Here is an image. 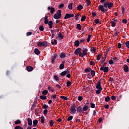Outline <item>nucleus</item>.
I'll list each match as a JSON object with an SVG mask.
<instances>
[{
	"label": "nucleus",
	"mask_w": 129,
	"mask_h": 129,
	"mask_svg": "<svg viewBox=\"0 0 129 129\" xmlns=\"http://www.w3.org/2000/svg\"><path fill=\"white\" fill-rule=\"evenodd\" d=\"M96 88L98 90H96V94H100L102 90V87H101V83L100 81H99L96 86Z\"/></svg>",
	"instance_id": "obj_1"
},
{
	"label": "nucleus",
	"mask_w": 129,
	"mask_h": 129,
	"mask_svg": "<svg viewBox=\"0 0 129 129\" xmlns=\"http://www.w3.org/2000/svg\"><path fill=\"white\" fill-rule=\"evenodd\" d=\"M61 13H62V11L58 10L56 14L54 15V19H55V20H59V19L61 18Z\"/></svg>",
	"instance_id": "obj_2"
},
{
	"label": "nucleus",
	"mask_w": 129,
	"mask_h": 129,
	"mask_svg": "<svg viewBox=\"0 0 129 129\" xmlns=\"http://www.w3.org/2000/svg\"><path fill=\"white\" fill-rule=\"evenodd\" d=\"M82 52L83 53L81 52L79 54V56L81 58L84 57V56H87V54H88V53H87V52H88V49L84 48Z\"/></svg>",
	"instance_id": "obj_3"
},
{
	"label": "nucleus",
	"mask_w": 129,
	"mask_h": 129,
	"mask_svg": "<svg viewBox=\"0 0 129 129\" xmlns=\"http://www.w3.org/2000/svg\"><path fill=\"white\" fill-rule=\"evenodd\" d=\"M37 46L38 47H47V46H48V42H47V41L38 42Z\"/></svg>",
	"instance_id": "obj_4"
},
{
	"label": "nucleus",
	"mask_w": 129,
	"mask_h": 129,
	"mask_svg": "<svg viewBox=\"0 0 129 129\" xmlns=\"http://www.w3.org/2000/svg\"><path fill=\"white\" fill-rule=\"evenodd\" d=\"M103 6L104 8H108V9H110L111 8H112V7H113V3H108V2H105L104 3Z\"/></svg>",
	"instance_id": "obj_5"
},
{
	"label": "nucleus",
	"mask_w": 129,
	"mask_h": 129,
	"mask_svg": "<svg viewBox=\"0 0 129 129\" xmlns=\"http://www.w3.org/2000/svg\"><path fill=\"white\" fill-rule=\"evenodd\" d=\"M98 10L101 11L102 13H105V12H107V9H104V6L100 5L98 7Z\"/></svg>",
	"instance_id": "obj_6"
},
{
	"label": "nucleus",
	"mask_w": 129,
	"mask_h": 129,
	"mask_svg": "<svg viewBox=\"0 0 129 129\" xmlns=\"http://www.w3.org/2000/svg\"><path fill=\"white\" fill-rule=\"evenodd\" d=\"M75 107H76V105L75 104H73L70 109V111L71 113H75L76 112V109H75Z\"/></svg>",
	"instance_id": "obj_7"
},
{
	"label": "nucleus",
	"mask_w": 129,
	"mask_h": 129,
	"mask_svg": "<svg viewBox=\"0 0 129 129\" xmlns=\"http://www.w3.org/2000/svg\"><path fill=\"white\" fill-rule=\"evenodd\" d=\"M108 67H101L100 69V70H101V71H103V72L104 73H107L108 72Z\"/></svg>",
	"instance_id": "obj_8"
},
{
	"label": "nucleus",
	"mask_w": 129,
	"mask_h": 129,
	"mask_svg": "<svg viewBox=\"0 0 129 129\" xmlns=\"http://www.w3.org/2000/svg\"><path fill=\"white\" fill-rule=\"evenodd\" d=\"M74 17V14H67L64 17V20L67 19H70V18H73Z\"/></svg>",
	"instance_id": "obj_9"
},
{
	"label": "nucleus",
	"mask_w": 129,
	"mask_h": 129,
	"mask_svg": "<svg viewBox=\"0 0 129 129\" xmlns=\"http://www.w3.org/2000/svg\"><path fill=\"white\" fill-rule=\"evenodd\" d=\"M57 56L58 55H57V54H54L51 58V63L54 64V62H55V60H56Z\"/></svg>",
	"instance_id": "obj_10"
},
{
	"label": "nucleus",
	"mask_w": 129,
	"mask_h": 129,
	"mask_svg": "<svg viewBox=\"0 0 129 129\" xmlns=\"http://www.w3.org/2000/svg\"><path fill=\"white\" fill-rule=\"evenodd\" d=\"M80 53H81V48L80 47L78 48L77 49H76L74 52V54L75 55H79V54H80Z\"/></svg>",
	"instance_id": "obj_11"
},
{
	"label": "nucleus",
	"mask_w": 129,
	"mask_h": 129,
	"mask_svg": "<svg viewBox=\"0 0 129 129\" xmlns=\"http://www.w3.org/2000/svg\"><path fill=\"white\" fill-rule=\"evenodd\" d=\"M77 111L81 114L83 113V110L82 109V107L80 106L77 107Z\"/></svg>",
	"instance_id": "obj_12"
},
{
	"label": "nucleus",
	"mask_w": 129,
	"mask_h": 129,
	"mask_svg": "<svg viewBox=\"0 0 129 129\" xmlns=\"http://www.w3.org/2000/svg\"><path fill=\"white\" fill-rule=\"evenodd\" d=\"M26 69L27 71H28V72H31V71H33V70H34V68H33V67L30 66H27Z\"/></svg>",
	"instance_id": "obj_13"
},
{
	"label": "nucleus",
	"mask_w": 129,
	"mask_h": 129,
	"mask_svg": "<svg viewBox=\"0 0 129 129\" xmlns=\"http://www.w3.org/2000/svg\"><path fill=\"white\" fill-rule=\"evenodd\" d=\"M48 10L50 11V14H54V12H55V8L53 7H48Z\"/></svg>",
	"instance_id": "obj_14"
},
{
	"label": "nucleus",
	"mask_w": 129,
	"mask_h": 129,
	"mask_svg": "<svg viewBox=\"0 0 129 129\" xmlns=\"http://www.w3.org/2000/svg\"><path fill=\"white\" fill-rule=\"evenodd\" d=\"M69 73V71L68 70H66L65 71H63L61 73L60 75L61 76H65L66 74H68Z\"/></svg>",
	"instance_id": "obj_15"
},
{
	"label": "nucleus",
	"mask_w": 129,
	"mask_h": 129,
	"mask_svg": "<svg viewBox=\"0 0 129 129\" xmlns=\"http://www.w3.org/2000/svg\"><path fill=\"white\" fill-rule=\"evenodd\" d=\"M27 121H28V124L29 125H32V124H33V120H32V119H31L30 118H27Z\"/></svg>",
	"instance_id": "obj_16"
},
{
	"label": "nucleus",
	"mask_w": 129,
	"mask_h": 129,
	"mask_svg": "<svg viewBox=\"0 0 129 129\" xmlns=\"http://www.w3.org/2000/svg\"><path fill=\"white\" fill-rule=\"evenodd\" d=\"M48 25L49 26V29H52L53 28V22L49 21L48 22Z\"/></svg>",
	"instance_id": "obj_17"
},
{
	"label": "nucleus",
	"mask_w": 129,
	"mask_h": 129,
	"mask_svg": "<svg viewBox=\"0 0 129 129\" xmlns=\"http://www.w3.org/2000/svg\"><path fill=\"white\" fill-rule=\"evenodd\" d=\"M34 53L36 55H40V50H39L38 48H35L34 49Z\"/></svg>",
	"instance_id": "obj_18"
},
{
	"label": "nucleus",
	"mask_w": 129,
	"mask_h": 129,
	"mask_svg": "<svg viewBox=\"0 0 129 129\" xmlns=\"http://www.w3.org/2000/svg\"><path fill=\"white\" fill-rule=\"evenodd\" d=\"M124 71L125 72H128V66L127 65H124Z\"/></svg>",
	"instance_id": "obj_19"
},
{
	"label": "nucleus",
	"mask_w": 129,
	"mask_h": 129,
	"mask_svg": "<svg viewBox=\"0 0 129 129\" xmlns=\"http://www.w3.org/2000/svg\"><path fill=\"white\" fill-rule=\"evenodd\" d=\"M80 44V43L79 42V41L78 40H76L75 41L74 45H75V46H76V47H79Z\"/></svg>",
	"instance_id": "obj_20"
},
{
	"label": "nucleus",
	"mask_w": 129,
	"mask_h": 129,
	"mask_svg": "<svg viewBox=\"0 0 129 129\" xmlns=\"http://www.w3.org/2000/svg\"><path fill=\"white\" fill-rule=\"evenodd\" d=\"M39 98L42 100H45V99H47V96L45 95H41L39 97Z\"/></svg>",
	"instance_id": "obj_21"
},
{
	"label": "nucleus",
	"mask_w": 129,
	"mask_h": 129,
	"mask_svg": "<svg viewBox=\"0 0 129 129\" xmlns=\"http://www.w3.org/2000/svg\"><path fill=\"white\" fill-rule=\"evenodd\" d=\"M53 79H54V80H55V81H56L57 82H58V81H59V77H58V76L57 75H54L53 76Z\"/></svg>",
	"instance_id": "obj_22"
},
{
	"label": "nucleus",
	"mask_w": 129,
	"mask_h": 129,
	"mask_svg": "<svg viewBox=\"0 0 129 129\" xmlns=\"http://www.w3.org/2000/svg\"><path fill=\"white\" fill-rule=\"evenodd\" d=\"M88 110V106L87 105H85L83 107V111H86V110Z\"/></svg>",
	"instance_id": "obj_23"
},
{
	"label": "nucleus",
	"mask_w": 129,
	"mask_h": 129,
	"mask_svg": "<svg viewBox=\"0 0 129 129\" xmlns=\"http://www.w3.org/2000/svg\"><path fill=\"white\" fill-rule=\"evenodd\" d=\"M110 23L111 24V27H115V25H116V22L113 21H111Z\"/></svg>",
	"instance_id": "obj_24"
},
{
	"label": "nucleus",
	"mask_w": 129,
	"mask_h": 129,
	"mask_svg": "<svg viewBox=\"0 0 129 129\" xmlns=\"http://www.w3.org/2000/svg\"><path fill=\"white\" fill-rule=\"evenodd\" d=\"M58 38H60V39H63V38H64V36L63 35H61V33H59L58 35V36L56 37V39H58Z\"/></svg>",
	"instance_id": "obj_25"
},
{
	"label": "nucleus",
	"mask_w": 129,
	"mask_h": 129,
	"mask_svg": "<svg viewBox=\"0 0 129 129\" xmlns=\"http://www.w3.org/2000/svg\"><path fill=\"white\" fill-rule=\"evenodd\" d=\"M76 29H78L79 31H81V25H80V24H77Z\"/></svg>",
	"instance_id": "obj_26"
},
{
	"label": "nucleus",
	"mask_w": 129,
	"mask_h": 129,
	"mask_svg": "<svg viewBox=\"0 0 129 129\" xmlns=\"http://www.w3.org/2000/svg\"><path fill=\"white\" fill-rule=\"evenodd\" d=\"M75 19L76 21H78V20H79V14H75Z\"/></svg>",
	"instance_id": "obj_27"
},
{
	"label": "nucleus",
	"mask_w": 129,
	"mask_h": 129,
	"mask_svg": "<svg viewBox=\"0 0 129 129\" xmlns=\"http://www.w3.org/2000/svg\"><path fill=\"white\" fill-rule=\"evenodd\" d=\"M40 121H41V123H44V122L45 121V117H44V116H42L41 117Z\"/></svg>",
	"instance_id": "obj_28"
},
{
	"label": "nucleus",
	"mask_w": 129,
	"mask_h": 129,
	"mask_svg": "<svg viewBox=\"0 0 129 129\" xmlns=\"http://www.w3.org/2000/svg\"><path fill=\"white\" fill-rule=\"evenodd\" d=\"M42 94L43 95H47V94H48V91L44 90L42 92Z\"/></svg>",
	"instance_id": "obj_29"
},
{
	"label": "nucleus",
	"mask_w": 129,
	"mask_h": 129,
	"mask_svg": "<svg viewBox=\"0 0 129 129\" xmlns=\"http://www.w3.org/2000/svg\"><path fill=\"white\" fill-rule=\"evenodd\" d=\"M86 20V16L85 15H83L81 19V22H84Z\"/></svg>",
	"instance_id": "obj_30"
},
{
	"label": "nucleus",
	"mask_w": 129,
	"mask_h": 129,
	"mask_svg": "<svg viewBox=\"0 0 129 129\" xmlns=\"http://www.w3.org/2000/svg\"><path fill=\"white\" fill-rule=\"evenodd\" d=\"M33 123L34 126H36V125H37V124H38V120H36V119L34 120Z\"/></svg>",
	"instance_id": "obj_31"
},
{
	"label": "nucleus",
	"mask_w": 129,
	"mask_h": 129,
	"mask_svg": "<svg viewBox=\"0 0 129 129\" xmlns=\"http://www.w3.org/2000/svg\"><path fill=\"white\" fill-rule=\"evenodd\" d=\"M82 9H83V6L81 5L77 7L78 11H81V10H82Z\"/></svg>",
	"instance_id": "obj_32"
},
{
	"label": "nucleus",
	"mask_w": 129,
	"mask_h": 129,
	"mask_svg": "<svg viewBox=\"0 0 129 129\" xmlns=\"http://www.w3.org/2000/svg\"><path fill=\"white\" fill-rule=\"evenodd\" d=\"M57 31L59 32V29L51 30V33L52 34H54V33H57Z\"/></svg>",
	"instance_id": "obj_33"
},
{
	"label": "nucleus",
	"mask_w": 129,
	"mask_h": 129,
	"mask_svg": "<svg viewBox=\"0 0 129 129\" xmlns=\"http://www.w3.org/2000/svg\"><path fill=\"white\" fill-rule=\"evenodd\" d=\"M47 88L48 90H51L52 92H54L55 91V90L54 89H52V87L50 86H48Z\"/></svg>",
	"instance_id": "obj_34"
},
{
	"label": "nucleus",
	"mask_w": 129,
	"mask_h": 129,
	"mask_svg": "<svg viewBox=\"0 0 129 129\" xmlns=\"http://www.w3.org/2000/svg\"><path fill=\"white\" fill-rule=\"evenodd\" d=\"M49 125L50 126H53V125H54V121H53V120H50L49 121Z\"/></svg>",
	"instance_id": "obj_35"
},
{
	"label": "nucleus",
	"mask_w": 129,
	"mask_h": 129,
	"mask_svg": "<svg viewBox=\"0 0 129 129\" xmlns=\"http://www.w3.org/2000/svg\"><path fill=\"white\" fill-rule=\"evenodd\" d=\"M91 38V35H90V34H89L88 35V38H87V42L88 43H89V42H90V39Z\"/></svg>",
	"instance_id": "obj_36"
},
{
	"label": "nucleus",
	"mask_w": 129,
	"mask_h": 129,
	"mask_svg": "<svg viewBox=\"0 0 129 129\" xmlns=\"http://www.w3.org/2000/svg\"><path fill=\"white\" fill-rule=\"evenodd\" d=\"M91 74L92 77H94V76H95V71H94L93 70H91Z\"/></svg>",
	"instance_id": "obj_37"
},
{
	"label": "nucleus",
	"mask_w": 129,
	"mask_h": 129,
	"mask_svg": "<svg viewBox=\"0 0 129 129\" xmlns=\"http://www.w3.org/2000/svg\"><path fill=\"white\" fill-rule=\"evenodd\" d=\"M60 57L61 58H65V57H66V54L64 53H61L60 55Z\"/></svg>",
	"instance_id": "obj_38"
},
{
	"label": "nucleus",
	"mask_w": 129,
	"mask_h": 129,
	"mask_svg": "<svg viewBox=\"0 0 129 129\" xmlns=\"http://www.w3.org/2000/svg\"><path fill=\"white\" fill-rule=\"evenodd\" d=\"M90 71H91V68H87L85 69V72H90Z\"/></svg>",
	"instance_id": "obj_39"
},
{
	"label": "nucleus",
	"mask_w": 129,
	"mask_h": 129,
	"mask_svg": "<svg viewBox=\"0 0 129 129\" xmlns=\"http://www.w3.org/2000/svg\"><path fill=\"white\" fill-rule=\"evenodd\" d=\"M109 100H110V97H109L108 96H107L105 97V101H106V102H108V101H109Z\"/></svg>",
	"instance_id": "obj_40"
},
{
	"label": "nucleus",
	"mask_w": 129,
	"mask_h": 129,
	"mask_svg": "<svg viewBox=\"0 0 129 129\" xmlns=\"http://www.w3.org/2000/svg\"><path fill=\"white\" fill-rule=\"evenodd\" d=\"M59 69L62 70V69H64V63H61L59 66Z\"/></svg>",
	"instance_id": "obj_41"
},
{
	"label": "nucleus",
	"mask_w": 129,
	"mask_h": 129,
	"mask_svg": "<svg viewBox=\"0 0 129 129\" xmlns=\"http://www.w3.org/2000/svg\"><path fill=\"white\" fill-rule=\"evenodd\" d=\"M86 3L87 6H90V5H91V2L90 1V0H86Z\"/></svg>",
	"instance_id": "obj_42"
},
{
	"label": "nucleus",
	"mask_w": 129,
	"mask_h": 129,
	"mask_svg": "<svg viewBox=\"0 0 129 129\" xmlns=\"http://www.w3.org/2000/svg\"><path fill=\"white\" fill-rule=\"evenodd\" d=\"M73 6V4H72V3H70L69 5L68 8H69V10H72Z\"/></svg>",
	"instance_id": "obj_43"
},
{
	"label": "nucleus",
	"mask_w": 129,
	"mask_h": 129,
	"mask_svg": "<svg viewBox=\"0 0 129 129\" xmlns=\"http://www.w3.org/2000/svg\"><path fill=\"white\" fill-rule=\"evenodd\" d=\"M72 119H73V116H70L68 118L67 120L68 121H70V120H72Z\"/></svg>",
	"instance_id": "obj_44"
},
{
	"label": "nucleus",
	"mask_w": 129,
	"mask_h": 129,
	"mask_svg": "<svg viewBox=\"0 0 129 129\" xmlns=\"http://www.w3.org/2000/svg\"><path fill=\"white\" fill-rule=\"evenodd\" d=\"M60 98H61V99H63V100H68V98L65 96H60Z\"/></svg>",
	"instance_id": "obj_45"
},
{
	"label": "nucleus",
	"mask_w": 129,
	"mask_h": 129,
	"mask_svg": "<svg viewBox=\"0 0 129 129\" xmlns=\"http://www.w3.org/2000/svg\"><path fill=\"white\" fill-rule=\"evenodd\" d=\"M108 63L109 64H110V65H111L112 64H114V62H113V60H112V59H110L108 60Z\"/></svg>",
	"instance_id": "obj_46"
},
{
	"label": "nucleus",
	"mask_w": 129,
	"mask_h": 129,
	"mask_svg": "<svg viewBox=\"0 0 129 129\" xmlns=\"http://www.w3.org/2000/svg\"><path fill=\"white\" fill-rule=\"evenodd\" d=\"M91 51L92 52V53H95V52H96V49H95V48L93 47L91 48Z\"/></svg>",
	"instance_id": "obj_47"
},
{
	"label": "nucleus",
	"mask_w": 129,
	"mask_h": 129,
	"mask_svg": "<svg viewBox=\"0 0 129 129\" xmlns=\"http://www.w3.org/2000/svg\"><path fill=\"white\" fill-rule=\"evenodd\" d=\"M36 105H37V101H34L32 107H36Z\"/></svg>",
	"instance_id": "obj_48"
},
{
	"label": "nucleus",
	"mask_w": 129,
	"mask_h": 129,
	"mask_svg": "<svg viewBox=\"0 0 129 129\" xmlns=\"http://www.w3.org/2000/svg\"><path fill=\"white\" fill-rule=\"evenodd\" d=\"M39 30L41 32H43L44 31V27L43 26H39Z\"/></svg>",
	"instance_id": "obj_49"
},
{
	"label": "nucleus",
	"mask_w": 129,
	"mask_h": 129,
	"mask_svg": "<svg viewBox=\"0 0 129 129\" xmlns=\"http://www.w3.org/2000/svg\"><path fill=\"white\" fill-rule=\"evenodd\" d=\"M21 123V120H17L15 122V124H20Z\"/></svg>",
	"instance_id": "obj_50"
},
{
	"label": "nucleus",
	"mask_w": 129,
	"mask_h": 129,
	"mask_svg": "<svg viewBox=\"0 0 129 129\" xmlns=\"http://www.w3.org/2000/svg\"><path fill=\"white\" fill-rule=\"evenodd\" d=\"M52 45H56L57 40L55 39L53 42H51Z\"/></svg>",
	"instance_id": "obj_51"
},
{
	"label": "nucleus",
	"mask_w": 129,
	"mask_h": 129,
	"mask_svg": "<svg viewBox=\"0 0 129 129\" xmlns=\"http://www.w3.org/2000/svg\"><path fill=\"white\" fill-rule=\"evenodd\" d=\"M70 85H71V82L68 81L67 82V87H69V86H70Z\"/></svg>",
	"instance_id": "obj_52"
},
{
	"label": "nucleus",
	"mask_w": 129,
	"mask_h": 129,
	"mask_svg": "<svg viewBox=\"0 0 129 129\" xmlns=\"http://www.w3.org/2000/svg\"><path fill=\"white\" fill-rule=\"evenodd\" d=\"M101 57V55L98 54V55H97V60L98 61H99V60H100Z\"/></svg>",
	"instance_id": "obj_53"
},
{
	"label": "nucleus",
	"mask_w": 129,
	"mask_h": 129,
	"mask_svg": "<svg viewBox=\"0 0 129 129\" xmlns=\"http://www.w3.org/2000/svg\"><path fill=\"white\" fill-rule=\"evenodd\" d=\"M91 108H94L95 107V104L93 103H91Z\"/></svg>",
	"instance_id": "obj_54"
},
{
	"label": "nucleus",
	"mask_w": 129,
	"mask_h": 129,
	"mask_svg": "<svg viewBox=\"0 0 129 129\" xmlns=\"http://www.w3.org/2000/svg\"><path fill=\"white\" fill-rule=\"evenodd\" d=\"M125 45H126V47L127 48H129V41H126L125 43Z\"/></svg>",
	"instance_id": "obj_55"
},
{
	"label": "nucleus",
	"mask_w": 129,
	"mask_h": 129,
	"mask_svg": "<svg viewBox=\"0 0 129 129\" xmlns=\"http://www.w3.org/2000/svg\"><path fill=\"white\" fill-rule=\"evenodd\" d=\"M83 100V97H82V96H79L78 97V100L79 101H81Z\"/></svg>",
	"instance_id": "obj_56"
},
{
	"label": "nucleus",
	"mask_w": 129,
	"mask_h": 129,
	"mask_svg": "<svg viewBox=\"0 0 129 129\" xmlns=\"http://www.w3.org/2000/svg\"><path fill=\"white\" fill-rule=\"evenodd\" d=\"M59 9H62V8H64V4H61L59 6H58Z\"/></svg>",
	"instance_id": "obj_57"
},
{
	"label": "nucleus",
	"mask_w": 129,
	"mask_h": 129,
	"mask_svg": "<svg viewBox=\"0 0 129 129\" xmlns=\"http://www.w3.org/2000/svg\"><path fill=\"white\" fill-rule=\"evenodd\" d=\"M15 129H23V127H21L20 125L16 126Z\"/></svg>",
	"instance_id": "obj_58"
},
{
	"label": "nucleus",
	"mask_w": 129,
	"mask_h": 129,
	"mask_svg": "<svg viewBox=\"0 0 129 129\" xmlns=\"http://www.w3.org/2000/svg\"><path fill=\"white\" fill-rule=\"evenodd\" d=\"M31 35H32V32L31 31H29L26 33V36H31Z\"/></svg>",
	"instance_id": "obj_59"
},
{
	"label": "nucleus",
	"mask_w": 129,
	"mask_h": 129,
	"mask_svg": "<svg viewBox=\"0 0 129 129\" xmlns=\"http://www.w3.org/2000/svg\"><path fill=\"white\" fill-rule=\"evenodd\" d=\"M48 112V110L47 109H45L44 111H43V114L44 115H46V114H47V113Z\"/></svg>",
	"instance_id": "obj_60"
},
{
	"label": "nucleus",
	"mask_w": 129,
	"mask_h": 129,
	"mask_svg": "<svg viewBox=\"0 0 129 129\" xmlns=\"http://www.w3.org/2000/svg\"><path fill=\"white\" fill-rule=\"evenodd\" d=\"M118 34H119V32H117V31H115L114 33V36H118Z\"/></svg>",
	"instance_id": "obj_61"
},
{
	"label": "nucleus",
	"mask_w": 129,
	"mask_h": 129,
	"mask_svg": "<svg viewBox=\"0 0 129 129\" xmlns=\"http://www.w3.org/2000/svg\"><path fill=\"white\" fill-rule=\"evenodd\" d=\"M122 23L123 24H127V20L126 19H123L122 21Z\"/></svg>",
	"instance_id": "obj_62"
},
{
	"label": "nucleus",
	"mask_w": 129,
	"mask_h": 129,
	"mask_svg": "<svg viewBox=\"0 0 129 129\" xmlns=\"http://www.w3.org/2000/svg\"><path fill=\"white\" fill-rule=\"evenodd\" d=\"M95 23L96 24H99V19H96L95 20Z\"/></svg>",
	"instance_id": "obj_63"
},
{
	"label": "nucleus",
	"mask_w": 129,
	"mask_h": 129,
	"mask_svg": "<svg viewBox=\"0 0 129 129\" xmlns=\"http://www.w3.org/2000/svg\"><path fill=\"white\" fill-rule=\"evenodd\" d=\"M43 108L44 109H47V108H48V105H46V104H44L43 106Z\"/></svg>",
	"instance_id": "obj_64"
}]
</instances>
